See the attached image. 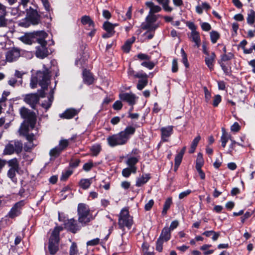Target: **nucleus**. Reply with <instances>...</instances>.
<instances>
[{
  "mask_svg": "<svg viewBox=\"0 0 255 255\" xmlns=\"http://www.w3.org/2000/svg\"><path fill=\"white\" fill-rule=\"evenodd\" d=\"M63 230L61 226H56L54 227L48 239V253L50 255H55L59 250V243L60 241V233Z\"/></svg>",
  "mask_w": 255,
  "mask_h": 255,
  "instance_id": "1",
  "label": "nucleus"
},
{
  "mask_svg": "<svg viewBox=\"0 0 255 255\" xmlns=\"http://www.w3.org/2000/svg\"><path fill=\"white\" fill-rule=\"evenodd\" d=\"M78 221L82 226L87 225L94 218L90 214L89 206L85 203H80L77 207Z\"/></svg>",
  "mask_w": 255,
  "mask_h": 255,
  "instance_id": "2",
  "label": "nucleus"
},
{
  "mask_svg": "<svg viewBox=\"0 0 255 255\" xmlns=\"http://www.w3.org/2000/svg\"><path fill=\"white\" fill-rule=\"evenodd\" d=\"M19 113L21 117L24 119L20 127H30L31 129H33L36 122V117L34 112L31 111L28 109L23 107L20 109Z\"/></svg>",
  "mask_w": 255,
  "mask_h": 255,
  "instance_id": "3",
  "label": "nucleus"
},
{
  "mask_svg": "<svg viewBox=\"0 0 255 255\" xmlns=\"http://www.w3.org/2000/svg\"><path fill=\"white\" fill-rule=\"evenodd\" d=\"M43 68L44 69L42 71H37L36 76L38 78L39 85H44V87L46 88L50 83V72L45 65H43Z\"/></svg>",
  "mask_w": 255,
  "mask_h": 255,
  "instance_id": "4",
  "label": "nucleus"
},
{
  "mask_svg": "<svg viewBox=\"0 0 255 255\" xmlns=\"http://www.w3.org/2000/svg\"><path fill=\"white\" fill-rule=\"evenodd\" d=\"M185 23L186 26L191 30L190 36L188 35L189 38L195 43L197 47H199L201 43V38L199 32L196 30L197 26L193 22L190 21H186Z\"/></svg>",
  "mask_w": 255,
  "mask_h": 255,
  "instance_id": "5",
  "label": "nucleus"
},
{
  "mask_svg": "<svg viewBox=\"0 0 255 255\" xmlns=\"http://www.w3.org/2000/svg\"><path fill=\"white\" fill-rule=\"evenodd\" d=\"M25 205V201L24 200L16 202L12 206L6 216L10 219H13L20 216L22 213L23 208Z\"/></svg>",
  "mask_w": 255,
  "mask_h": 255,
  "instance_id": "6",
  "label": "nucleus"
},
{
  "mask_svg": "<svg viewBox=\"0 0 255 255\" xmlns=\"http://www.w3.org/2000/svg\"><path fill=\"white\" fill-rule=\"evenodd\" d=\"M107 140L108 145L110 147L123 145L127 143L120 132L117 134H114L112 135L109 136L107 137Z\"/></svg>",
  "mask_w": 255,
  "mask_h": 255,
  "instance_id": "7",
  "label": "nucleus"
},
{
  "mask_svg": "<svg viewBox=\"0 0 255 255\" xmlns=\"http://www.w3.org/2000/svg\"><path fill=\"white\" fill-rule=\"evenodd\" d=\"M26 19L32 25H37L40 21V15L38 14L37 10L31 6L26 9Z\"/></svg>",
  "mask_w": 255,
  "mask_h": 255,
  "instance_id": "8",
  "label": "nucleus"
},
{
  "mask_svg": "<svg viewBox=\"0 0 255 255\" xmlns=\"http://www.w3.org/2000/svg\"><path fill=\"white\" fill-rule=\"evenodd\" d=\"M148 75L144 72L142 70H140L136 73L134 75V78H139L136 88L138 90H142L148 84Z\"/></svg>",
  "mask_w": 255,
  "mask_h": 255,
  "instance_id": "9",
  "label": "nucleus"
},
{
  "mask_svg": "<svg viewBox=\"0 0 255 255\" xmlns=\"http://www.w3.org/2000/svg\"><path fill=\"white\" fill-rule=\"evenodd\" d=\"M44 34H46V32L44 31L33 32V33L26 34L21 36L20 40L24 43L30 45L34 41V39L36 37L44 36Z\"/></svg>",
  "mask_w": 255,
  "mask_h": 255,
  "instance_id": "10",
  "label": "nucleus"
},
{
  "mask_svg": "<svg viewBox=\"0 0 255 255\" xmlns=\"http://www.w3.org/2000/svg\"><path fill=\"white\" fill-rule=\"evenodd\" d=\"M65 228L73 234H76L81 230V226L78 225L77 221L74 218L67 219V222L64 224Z\"/></svg>",
  "mask_w": 255,
  "mask_h": 255,
  "instance_id": "11",
  "label": "nucleus"
},
{
  "mask_svg": "<svg viewBox=\"0 0 255 255\" xmlns=\"http://www.w3.org/2000/svg\"><path fill=\"white\" fill-rule=\"evenodd\" d=\"M24 101L29 105L32 109L35 110L36 105L39 103L37 93H31L25 95Z\"/></svg>",
  "mask_w": 255,
  "mask_h": 255,
  "instance_id": "12",
  "label": "nucleus"
},
{
  "mask_svg": "<svg viewBox=\"0 0 255 255\" xmlns=\"http://www.w3.org/2000/svg\"><path fill=\"white\" fill-rule=\"evenodd\" d=\"M120 99L124 102H127L129 105L133 106L135 104L136 96L133 93H123L119 94Z\"/></svg>",
  "mask_w": 255,
  "mask_h": 255,
  "instance_id": "13",
  "label": "nucleus"
},
{
  "mask_svg": "<svg viewBox=\"0 0 255 255\" xmlns=\"http://www.w3.org/2000/svg\"><path fill=\"white\" fill-rule=\"evenodd\" d=\"M82 78L83 83L87 85H91L94 83L93 74L86 68L83 70Z\"/></svg>",
  "mask_w": 255,
  "mask_h": 255,
  "instance_id": "14",
  "label": "nucleus"
},
{
  "mask_svg": "<svg viewBox=\"0 0 255 255\" xmlns=\"http://www.w3.org/2000/svg\"><path fill=\"white\" fill-rule=\"evenodd\" d=\"M20 56V51L17 48L13 47L8 50L5 55L6 59L8 62L15 61Z\"/></svg>",
  "mask_w": 255,
  "mask_h": 255,
  "instance_id": "15",
  "label": "nucleus"
},
{
  "mask_svg": "<svg viewBox=\"0 0 255 255\" xmlns=\"http://www.w3.org/2000/svg\"><path fill=\"white\" fill-rule=\"evenodd\" d=\"M136 128L132 126H128L124 130L120 131L127 142L129 140L131 136L134 134Z\"/></svg>",
  "mask_w": 255,
  "mask_h": 255,
  "instance_id": "16",
  "label": "nucleus"
},
{
  "mask_svg": "<svg viewBox=\"0 0 255 255\" xmlns=\"http://www.w3.org/2000/svg\"><path fill=\"white\" fill-rule=\"evenodd\" d=\"M173 126L163 127L160 129L161 140L163 142H167L168 138L173 133Z\"/></svg>",
  "mask_w": 255,
  "mask_h": 255,
  "instance_id": "17",
  "label": "nucleus"
},
{
  "mask_svg": "<svg viewBox=\"0 0 255 255\" xmlns=\"http://www.w3.org/2000/svg\"><path fill=\"white\" fill-rule=\"evenodd\" d=\"M79 111L74 108H69L59 114V117L63 119H71L77 115Z\"/></svg>",
  "mask_w": 255,
  "mask_h": 255,
  "instance_id": "18",
  "label": "nucleus"
},
{
  "mask_svg": "<svg viewBox=\"0 0 255 255\" xmlns=\"http://www.w3.org/2000/svg\"><path fill=\"white\" fill-rule=\"evenodd\" d=\"M49 55V52L46 46H36L35 55L37 58L44 59Z\"/></svg>",
  "mask_w": 255,
  "mask_h": 255,
  "instance_id": "19",
  "label": "nucleus"
},
{
  "mask_svg": "<svg viewBox=\"0 0 255 255\" xmlns=\"http://www.w3.org/2000/svg\"><path fill=\"white\" fill-rule=\"evenodd\" d=\"M216 57V55L215 53L214 52H212L210 55L208 56V57H206L205 58V64L211 71L214 70Z\"/></svg>",
  "mask_w": 255,
  "mask_h": 255,
  "instance_id": "20",
  "label": "nucleus"
},
{
  "mask_svg": "<svg viewBox=\"0 0 255 255\" xmlns=\"http://www.w3.org/2000/svg\"><path fill=\"white\" fill-rule=\"evenodd\" d=\"M30 127H20V134L26 137V139L30 142H32L34 139V134L33 133H29Z\"/></svg>",
  "mask_w": 255,
  "mask_h": 255,
  "instance_id": "21",
  "label": "nucleus"
},
{
  "mask_svg": "<svg viewBox=\"0 0 255 255\" xmlns=\"http://www.w3.org/2000/svg\"><path fill=\"white\" fill-rule=\"evenodd\" d=\"M151 175L150 173L142 174L141 177L137 178L136 180L135 186L139 187L146 184L150 179Z\"/></svg>",
  "mask_w": 255,
  "mask_h": 255,
  "instance_id": "22",
  "label": "nucleus"
},
{
  "mask_svg": "<svg viewBox=\"0 0 255 255\" xmlns=\"http://www.w3.org/2000/svg\"><path fill=\"white\" fill-rule=\"evenodd\" d=\"M133 224L132 217L130 216L127 218L124 219L120 223H118L119 228L122 229L125 227H127L128 229H130Z\"/></svg>",
  "mask_w": 255,
  "mask_h": 255,
  "instance_id": "23",
  "label": "nucleus"
},
{
  "mask_svg": "<svg viewBox=\"0 0 255 255\" xmlns=\"http://www.w3.org/2000/svg\"><path fill=\"white\" fill-rule=\"evenodd\" d=\"M171 238V230L167 227H165L162 230L161 234L159 237L165 242L168 241Z\"/></svg>",
  "mask_w": 255,
  "mask_h": 255,
  "instance_id": "24",
  "label": "nucleus"
},
{
  "mask_svg": "<svg viewBox=\"0 0 255 255\" xmlns=\"http://www.w3.org/2000/svg\"><path fill=\"white\" fill-rule=\"evenodd\" d=\"M81 22L83 25L88 24L89 27L94 28L95 24L94 21L91 19L89 15H83L81 18Z\"/></svg>",
  "mask_w": 255,
  "mask_h": 255,
  "instance_id": "25",
  "label": "nucleus"
},
{
  "mask_svg": "<svg viewBox=\"0 0 255 255\" xmlns=\"http://www.w3.org/2000/svg\"><path fill=\"white\" fill-rule=\"evenodd\" d=\"M145 5L150 8L149 12L154 14L159 12L161 10V8L158 5H154L152 1H146Z\"/></svg>",
  "mask_w": 255,
  "mask_h": 255,
  "instance_id": "26",
  "label": "nucleus"
},
{
  "mask_svg": "<svg viewBox=\"0 0 255 255\" xmlns=\"http://www.w3.org/2000/svg\"><path fill=\"white\" fill-rule=\"evenodd\" d=\"M172 204V198L170 197L167 198L163 205V208L162 211L161 212V214L162 216H165L167 213L168 210L170 209L171 205Z\"/></svg>",
  "mask_w": 255,
  "mask_h": 255,
  "instance_id": "27",
  "label": "nucleus"
},
{
  "mask_svg": "<svg viewBox=\"0 0 255 255\" xmlns=\"http://www.w3.org/2000/svg\"><path fill=\"white\" fill-rule=\"evenodd\" d=\"M62 151L57 146L52 148L49 151V155L50 156V160H54L57 158Z\"/></svg>",
  "mask_w": 255,
  "mask_h": 255,
  "instance_id": "28",
  "label": "nucleus"
},
{
  "mask_svg": "<svg viewBox=\"0 0 255 255\" xmlns=\"http://www.w3.org/2000/svg\"><path fill=\"white\" fill-rule=\"evenodd\" d=\"M92 178L82 179L79 183V186L84 190L88 189L92 184Z\"/></svg>",
  "mask_w": 255,
  "mask_h": 255,
  "instance_id": "29",
  "label": "nucleus"
},
{
  "mask_svg": "<svg viewBox=\"0 0 255 255\" xmlns=\"http://www.w3.org/2000/svg\"><path fill=\"white\" fill-rule=\"evenodd\" d=\"M102 28L107 32L115 34L116 31L113 29V23L109 21H106L103 23Z\"/></svg>",
  "mask_w": 255,
  "mask_h": 255,
  "instance_id": "30",
  "label": "nucleus"
},
{
  "mask_svg": "<svg viewBox=\"0 0 255 255\" xmlns=\"http://www.w3.org/2000/svg\"><path fill=\"white\" fill-rule=\"evenodd\" d=\"M247 23L252 26L255 22V11L253 9H250L249 12L248 13V17L247 18Z\"/></svg>",
  "mask_w": 255,
  "mask_h": 255,
  "instance_id": "31",
  "label": "nucleus"
},
{
  "mask_svg": "<svg viewBox=\"0 0 255 255\" xmlns=\"http://www.w3.org/2000/svg\"><path fill=\"white\" fill-rule=\"evenodd\" d=\"M141 28L142 30H147V31L143 34V35H145L148 32L155 33V30L153 28V24L142 22L141 24Z\"/></svg>",
  "mask_w": 255,
  "mask_h": 255,
  "instance_id": "32",
  "label": "nucleus"
},
{
  "mask_svg": "<svg viewBox=\"0 0 255 255\" xmlns=\"http://www.w3.org/2000/svg\"><path fill=\"white\" fill-rule=\"evenodd\" d=\"M102 150L100 144H96L92 145L90 148V151L92 152V156H97L99 155Z\"/></svg>",
  "mask_w": 255,
  "mask_h": 255,
  "instance_id": "33",
  "label": "nucleus"
},
{
  "mask_svg": "<svg viewBox=\"0 0 255 255\" xmlns=\"http://www.w3.org/2000/svg\"><path fill=\"white\" fill-rule=\"evenodd\" d=\"M7 164L10 168L19 169V162L16 158H13L9 160L7 162Z\"/></svg>",
  "mask_w": 255,
  "mask_h": 255,
  "instance_id": "34",
  "label": "nucleus"
},
{
  "mask_svg": "<svg viewBox=\"0 0 255 255\" xmlns=\"http://www.w3.org/2000/svg\"><path fill=\"white\" fill-rule=\"evenodd\" d=\"M234 57V54L231 52L223 54L221 55V59L218 61V63H224L225 62L231 60Z\"/></svg>",
  "mask_w": 255,
  "mask_h": 255,
  "instance_id": "35",
  "label": "nucleus"
},
{
  "mask_svg": "<svg viewBox=\"0 0 255 255\" xmlns=\"http://www.w3.org/2000/svg\"><path fill=\"white\" fill-rule=\"evenodd\" d=\"M157 20V16L156 14L149 12L145 18V23L153 24Z\"/></svg>",
  "mask_w": 255,
  "mask_h": 255,
  "instance_id": "36",
  "label": "nucleus"
},
{
  "mask_svg": "<svg viewBox=\"0 0 255 255\" xmlns=\"http://www.w3.org/2000/svg\"><path fill=\"white\" fill-rule=\"evenodd\" d=\"M130 216L128 210L126 208H123L120 212L118 223L121 222L124 219L127 218Z\"/></svg>",
  "mask_w": 255,
  "mask_h": 255,
  "instance_id": "37",
  "label": "nucleus"
},
{
  "mask_svg": "<svg viewBox=\"0 0 255 255\" xmlns=\"http://www.w3.org/2000/svg\"><path fill=\"white\" fill-rule=\"evenodd\" d=\"M204 160L203 157V154L201 152L198 153L197 159L196 160V165L195 167L196 168H202L204 165Z\"/></svg>",
  "mask_w": 255,
  "mask_h": 255,
  "instance_id": "38",
  "label": "nucleus"
},
{
  "mask_svg": "<svg viewBox=\"0 0 255 255\" xmlns=\"http://www.w3.org/2000/svg\"><path fill=\"white\" fill-rule=\"evenodd\" d=\"M73 170L68 168L67 170L62 173V175L60 177V180L62 181H66L73 174Z\"/></svg>",
  "mask_w": 255,
  "mask_h": 255,
  "instance_id": "39",
  "label": "nucleus"
},
{
  "mask_svg": "<svg viewBox=\"0 0 255 255\" xmlns=\"http://www.w3.org/2000/svg\"><path fill=\"white\" fill-rule=\"evenodd\" d=\"M19 169L9 168L7 171V176L11 179L12 181H16V172L18 173Z\"/></svg>",
  "mask_w": 255,
  "mask_h": 255,
  "instance_id": "40",
  "label": "nucleus"
},
{
  "mask_svg": "<svg viewBox=\"0 0 255 255\" xmlns=\"http://www.w3.org/2000/svg\"><path fill=\"white\" fill-rule=\"evenodd\" d=\"M210 39L212 43L215 44L217 42V40L220 38V35L218 32L215 30H212L210 33Z\"/></svg>",
  "mask_w": 255,
  "mask_h": 255,
  "instance_id": "41",
  "label": "nucleus"
},
{
  "mask_svg": "<svg viewBox=\"0 0 255 255\" xmlns=\"http://www.w3.org/2000/svg\"><path fill=\"white\" fill-rule=\"evenodd\" d=\"M181 56L182 58V60H181L182 62L184 64L185 67L186 68H189V63L188 61L187 55L186 53V52H185L183 48H181Z\"/></svg>",
  "mask_w": 255,
  "mask_h": 255,
  "instance_id": "42",
  "label": "nucleus"
},
{
  "mask_svg": "<svg viewBox=\"0 0 255 255\" xmlns=\"http://www.w3.org/2000/svg\"><path fill=\"white\" fill-rule=\"evenodd\" d=\"M14 152V145L12 144H7L4 149L3 153L6 155H10Z\"/></svg>",
  "mask_w": 255,
  "mask_h": 255,
  "instance_id": "43",
  "label": "nucleus"
},
{
  "mask_svg": "<svg viewBox=\"0 0 255 255\" xmlns=\"http://www.w3.org/2000/svg\"><path fill=\"white\" fill-rule=\"evenodd\" d=\"M203 90L205 94V101L207 103H211L212 95L211 92L209 91L208 88L206 86L203 87Z\"/></svg>",
  "mask_w": 255,
  "mask_h": 255,
  "instance_id": "44",
  "label": "nucleus"
},
{
  "mask_svg": "<svg viewBox=\"0 0 255 255\" xmlns=\"http://www.w3.org/2000/svg\"><path fill=\"white\" fill-rule=\"evenodd\" d=\"M220 66L221 67L222 69L224 71V74L227 76H231L232 74V70L231 67L230 66L228 67L226 66L224 63H218Z\"/></svg>",
  "mask_w": 255,
  "mask_h": 255,
  "instance_id": "45",
  "label": "nucleus"
},
{
  "mask_svg": "<svg viewBox=\"0 0 255 255\" xmlns=\"http://www.w3.org/2000/svg\"><path fill=\"white\" fill-rule=\"evenodd\" d=\"M80 162L81 161L79 159L75 160L72 159L69 162V168L72 170L76 168L79 166Z\"/></svg>",
  "mask_w": 255,
  "mask_h": 255,
  "instance_id": "46",
  "label": "nucleus"
},
{
  "mask_svg": "<svg viewBox=\"0 0 255 255\" xmlns=\"http://www.w3.org/2000/svg\"><path fill=\"white\" fill-rule=\"evenodd\" d=\"M41 87V89L37 90V96L38 98H44L46 96L45 91L48 90V86H47L46 88L44 87V85L40 86Z\"/></svg>",
  "mask_w": 255,
  "mask_h": 255,
  "instance_id": "47",
  "label": "nucleus"
},
{
  "mask_svg": "<svg viewBox=\"0 0 255 255\" xmlns=\"http://www.w3.org/2000/svg\"><path fill=\"white\" fill-rule=\"evenodd\" d=\"M139 158L136 157H130L126 161V164L128 166L135 165L138 162Z\"/></svg>",
  "mask_w": 255,
  "mask_h": 255,
  "instance_id": "48",
  "label": "nucleus"
},
{
  "mask_svg": "<svg viewBox=\"0 0 255 255\" xmlns=\"http://www.w3.org/2000/svg\"><path fill=\"white\" fill-rule=\"evenodd\" d=\"M68 145L69 142L67 139H62L60 140L59 144L57 145V146L62 151H63L66 148Z\"/></svg>",
  "mask_w": 255,
  "mask_h": 255,
  "instance_id": "49",
  "label": "nucleus"
},
{
  "mask_svg": "<svg viewBox=\"0 0 255 255\" xmlns=\"http://www.w3.org/2000/svg\"><path fill=\"white\" fill-rule=\"evenodd\" d=\"M22 143L20 141H17L14 142V152H15L17 154H19L22 151Z\"/></svg>",
  "mask_w": 255,
  "mask_h": 255,
  "instance_id": "50",
  "label": "nucleus"
},
{
  "mask_svg": "<svg viewBox=\"0 0 255 255\" xmlns=\"http://www.w3.org/2000/svg\"><path fill=\"white\" fill-rule=\"evenodd\" d=\"M232 137L230 134H229L225 130V128H222V135L221 137V141L228 142L229 138Z\"/></svg>",
  "mask_w": 255,
  "mask_h": 255,
  "instance_id": "51",
  "label": "nucleus"
},
{
  "mask_svg": "<svg viewBox=\"0 0 255 255\" xmlns=\"http://www.w3.org/2000/svg\"><path fill=\"white\" fill-rule=\"evenodd\" d=\"M222 97L220 95H216L214 97L212 105L214 107H217L219 104L221 102Z\"/></svg>",
  "mask_w": 255,
  "mask_h": 255,
  "instance_id": "52",
  "label": "nucleus"
},
{
  "mask_svg": "<svg viewBox=\"0 0 255 255\" xmlns=\"http://www.w3.org/2000/svg\"><path fill=\"white\" fill-rule=\"evenodd\" d=\"M141 65L151 70L154 67L155 63L152 61H143L141 63Z\"/></svg>",
  "mask_w": 255,
  "mask_h": 255,
  "instance_id": "53",
  "label": "nucleus"
},
{
  "mask_svg": "<svg viewBox=\"0 0 255 255\" xmlns=\"http://www.w3.org/2000/svg\"><path fill=\"white\" fill-rule=\"evenodd\" d=\"M164 240L158 238L156 242V250L159 252H161L163 250V244Z\"/></svg>",
  "mask_w": 255,
  "mask_h": 255,
  "instance_id": "54",
  "label": "nucleus"
},
{
  "mask_svg": "<svg viewBox=\"0 0 255 255\" xmlns=\"http://www.w3.org/2000/svg\"><path fill=\"white\" fill-rule=\"evenodd\" d=\"M78 252L77 246L75 242L72 243L70 248V255H76Z\"/></svg>",
  "mask_w": 255,
  "mask_h": 255,
  "instance_id": "55",
  "label": "nucleus"
},
{
  "mask_svg": "<svg viewBox=\"0 0 255 255\" xmlns=\"http://www.w3.org/2000/svg\"><path fill=\"white\" fill-rule=\"evenodd\" d=\"M3 13L4 14L0 15V27H6L7 25V19L5 18V13Z\"/></svg>",
  "mask_w": 255,
  "mask_h": 255,
  "instance_id": "56",
  "label": "nucleus"
},
{
  "mask_svg": "<svg viewBox=\"0 0 255 255\" xmlns=\"http://www.w3.org/2000/svg\"><path fill=\"white\" fill-rule=\"evenodd\" d=\"M94 166V164L92 160H90L89 162L85 163L83 166V169L86 171H89Z\"/></svg>",
  "mask_w": 255,
  "mask_h": 255,
  "instance_id": "57",
  "label": "nucleus"
},
{
  "mask_svg": "<svg viewBox=\"0 0 255 255\" xmlns=\"http://www.w3.org/2000/svg\"><path fill=\"white\" fill-rule=\"evenodd\" d=\"M123 104L121 100L116 101L113 105V108L116 111H119L123 108Z\"/></svg>",
  "mask_w": 255,
  "mask_h": 255,
  "instance_id": "58",
  "label": "nucleus"
},
{
  "mask_svg": "<svg viewBox=\"0 0 255 255\" xmlns=\"http://www.w3.org/2000/svg\"><path fill=\"white\" fill-rule=\"evenodd\" d=\"M171 71L173 73H176L178 71V61L176 58H174L172 61Z\"/></svg>",
  "mask_w": 255,
  "mask_h": 255,
  "instance_id": "59",
  "label": "nucleus"
},
{
  "mask_svg": "<svg viewBox=\"0 0 255 255\" xmlns=\"http://www.w3.org/2000/svg\"><path fill=\"white\" fill-rule=\"evenodd\" d=\"M46 34H44V36H40V37H42L36 38V41H37V42L39 44H40V45H39L38 46L44 47V46H47V41L44 39V36Z\"/></svg>",
  "mask_w": 255,
  "mask_h": 255,
  "instance_id": "60",
  "label": "nucleus"
},
{
  "mask_svg": "<svg viewBox=\"0 0 255 255\" xmlns=\"http://www.w3.org/2000/svg\"><path fill=\"white\" fill-rule=\"evenodd\" d=\"M38 83V79L36 76L32 77L30 80V85L32 89H34L36 87Z\"/></svg>",
  "mask_w": 255,
  "mask_h": 255,
  "instance_id": "61",
  "label": "nucleus"
},
{
  "mask_svg": "<svg viewBox=\"0 0 255 255\" xmlns=\"http://www.w3.org/2000/svg\"><path fill=\"white\" fill-rule=\"evenodd\" d=\"M136 57L140 60H149L150 58V56H148V55L142 53H139L137 55H135L134 56V58Z\"/></svg>",
  "mask_w": 255,
  "mask_h": 255,
  "instance_id": "62",
  "label": "nucleus"
},
{
  "mask_svg": "<svg viewBox=\"0 0 255 255\" xmlns=\"http://www.w3.org/2000/svg\"><path fill=\"white\" fill-rule=\"evenodd\" d=\"M100 243V239L98 238L89 241L86 244L88 246H95L98 245Z\"/></svg>",
  "mask_w": 255,
  "mask_h": 255,
  "instance_id": "63",
  "label": "nucleus"
},
{
  "mask_svg": "<svg viewBox=\"0 0 255 255\" xmlns=\"http://www.w3.org/2000/svg\"><path fill=\"white\" fill-rule=\"evenodd\" d=\"M201 27L202 29L205 31H209L212 28L211 25L206 22L202 23L201 24Z\"/></svg>",
  "mask_w": 255,
  "mask_h": 255,
  "instance_id": "64",
  "label": "nucleus"
}]
</instances>
